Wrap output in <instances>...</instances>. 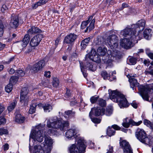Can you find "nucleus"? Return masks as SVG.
<instances>
[{"mask_svg": "<svg viewBox=\"0 0 153 153\" xmlns=\"http://www.w3.org/2000/svg\"><path fill=\"white\" fill-rule=\"evenodd\" d=\"M69 126V123L68 121L59 118H54L51 120H48L47 122V126L52 128V129L48 130V132L49 134L53 135H59V129L60 131H64Z\"/></svg>", "mask_w": 153, "mask_h": 153, "instance_id": "nucleus-1", "label": "nucleus"}, {"mask_svg": "<svg viewBox=\"0 0 153 153\" xmlns=\"http://www.w3.org/2000/svg\"><path fill=\"white\" fill-rule=\"evenodd\" d=\"M131 30L130 28L127 27L121 32L122 35L127 37L120 40V46L125 49H128L131 47L132 40L134 41L136 40L135 42H137V40L138 39L137 37L139 38L138 32L134 33L133 32V33Z\"/></svg>", "mask_w": 153, "mask_h": 153, "instance_id": "nucleus-2", "label": "nucleus"}, {"mask_svg": "<svg viewBox=\"0 0 153 153\" xmlns=\"http://www.w3.org/2000/svg\"><path fill=\"white\" fill-rule=\"evenodd\" d=\"M45 125L41 124L36 126L34 129L31 132L30 136V142L31 138L33 139L34 142H41L43 140V135L45 132L44 131ZM30 143L29 144V150L30 152L31 151L30 148Z\"/></svg>", "mask_w": 153, "mask_h": 153, "instance_id": "nucleus-3", "label": "nucleus"}, {"mask_svg": "<svg viewBox=\"0 0 153 153\" xmlns=\"http://www.w3.org/2000/svg\"><path fill=\"white\" fill-rule=\"evenodd\" d=\"M109 97L113 101L118 102L119 106L122 107H126L128 106L127 101L124 96L117 90L111 91Z\"/></svg>", "mask_w": 153, "mask_h": 153, "instance_id": "nucleus-4", "label": "nucleus"}, {"mask_svg": "<svg viewBox=\"0 0 153 153\" xmlns=\"http://www.w3.org/2000/svg\"><path fill=\"white\" fill-rule=\"evenodd\" d=\"M85 142L82 139H80L77 141V144H73L68 148L70 153H79L84 152L86 146Z\"/></svg>", "mask_w": 153, "mask_h": 153, "instance_id": "nucleus-5", "label": "nucleus"}, {"mask_svg": "<svg viewBox=\"0 0 153 153\" xmlns=\"http://www.w3.org/2000/svg\"><path fill=\"white\" fill-rule=\"evenodd\" d=\"M151 90L153 92V83L149 85H140L139 87V92L143 98L149 101V94Z\"/></svg>", "mask_w": 153, "mask_h": 153, "instance_id": "nucleus-6", "label": "nucleus"}, {"mask_svg": "<svg viewBox=\"0 0 153 153\" xmlns=\"http://www.w3.org/2000/svg\"><path fill=\"white\" fill-rule=\"evenodd\" d=\"M145 25V21L144 20H141L139 21L136 24L132 25L131 27H128V28H130L132 30L131 31L133 33L138 32V36L140 33V32L142 31L144 29Z\"/></svg>", "mask_w": 153, "mask_h": 153, "instance_id": "nucleus-7", "label": "nucleus"}, {"mask_svg": "<svg viewBox=\"0 0 153 153\" xmlns=\"http://www.w3.org/2000/svg\"><path fill=\"white\" fill-rule=\"evenodd\" d=\"M107 43L112 49H115L118 46V39L115 35L109 36L107 39Z\"/></svg>", "mask_w": 153, "mask_h": 153, "instance_id": "nucleus-8", "label": "nucleus"}, {"mask_svg": "<svg viewBox=\"0 0 153 153\" xmlns=\"http://www.w3.org/2000/svg\"><path fill=\"white\" fill-rule=\"evenodd\" d=\"M45 144L41 143L44 145V149L46 153H50L52 148L53 140L49 136H45Z\"/></svg>", "mask_w": 153, "mask_h": 153, "instance_id": "nucleus-9", "label": "nucleus"}, {"mask_svg": "<svg viewBox=\"0 0 153 153\" xmlns=\"http://www.w3.org/2000/svg\"><path fill=\"white\" fill-rule=\"evenodd\" d=\"M93 16H90L89 17L88 19L86 21H83L82 22L81 25V28L84 29L88 25L89 22L91 21V22L89 26L88 27L86 30H85L86 32L89 29V31H90L94 27V24L95 22V19H92Z\"/></svg>", "mask_w": 153, "mask_h": 153, "instance_id": "nucleus-10", "label": "nucleus"}, {"mask_svg": "<svg viewBox=\"0 0 153 153\" xmlns=\"http://www.w3.org/2000/svg\"><path fill=\"white\" fill-rule=\"evenodd\" d=\"M95 49H92L91 52L86 55L85 60H92L94 62H99L100 61V59L99 58Z\"/></svg>", "mask_w": 153, "mask_h": 153, "instance_id": "nucleus-11", "label": "nucleus"}, {"mask_svg": "<svg viewBox=\"0 0 153 153\" xmlns=\"http://www.w3.org/2000/svg\"><path fill=\"white\" fill-rule=\"evenodd\" d=\"M120 146L123 150L124 152L126 153H133L132 151L128 142L126 140H121L120 138Z\"/></svg>", "mask_w": 153, "mask_h": 153, "instance_id": "nucleus-12", "label": "nucleus"}, {"mask_svg": "<svg viewBox=\"0 0 153 153\" xmlns=\"http://www.w3.org/2000/svg\"><path fill=\"white\" fill-rule=\"evenodd\" d=\"M28 93V90L26 88H25L22 89L21 93L20 101L25 105H27L28 104V98L27 96Z\"/></svg>", "mask_w": 153, "mask_h": 153, "instance_id": "nucleus-13", "label": "nucleus"}, {"mask_svg": "<svg viewBox=\"0 0 153 153\" xmlns=\"http://www.w3.org/2000/svg\"><path fill=\"white\" fill-rule=\"evenodd\" d=\"M42 38L41 34H38L33 36L31 39L30 42V45L33 47L37 46L39 43Z\"/></svg>", "mask_w": 153, "mask_h": 153, "instance_id": "nucleus-14", "label": "nucleus"}, {"mask_svg": "<svg viewBox=\"0 0 153 153\" xmlns=\"http://www.w3.org/2000/svg\"><path fill=\"white\" fill-rule=\"evenodd\" d=\"M128 118H126L123 120V123H122L123 126L125 128H128L130 125L133 126H138L139 125L142 123V121H140L138 122H136L133 121L132 120L130 119L127 121Z\"/></svg>", "mask_w": 153, "mask_h": 153, "instance_id": "nucleus-15", "label": "nucleus"}, {"mask_svg": "<svg viewBox=\"0 0 153 153\" xmlns=\"http://www.w3.org/2000/svg\"><path fill=\"white\" fill-rule=\"evenodd\" d=\"M77 37V36L74 33H70L66 36L64 40V43L72 44L74 43Z\"/></svg>", "mask_w": 153, "mask_h": 153, "instance_id": "nucleus-16", "label": "nucleus"}, {"mask_svg": "<svg viewBox=\"0 0 153 153\" xmlns=\"http://www.w3.org/2000/svg\"><path fill=\"white\" fill-rule=\"evenodd\" d=\"M44 60H41L34 65L31 68V70L34 72H37L41 69L45 65Z\"/></svg>", "mask_w": 153, "mask_h": 153, "instance_id": "nucleus-17", "label": "nucleus"}, {"mask_svg": "<svg viewBox=\"0 0 153 153\" xmlns=\"http://www.w3.org/2000/svg\"><path fill=\"white\" fill-rule=\"evenodd\" d=\"M19 25V19L17 16L14 14H12L10 25L13 28H16Z\"/></svg>", "mask_w": 153, "mask_h": 153, "instance_id": "nucleus-18", "label": "nucleus"}, {"mask_svg": "<svg viewBox=\"0 0 153 153\" xmlns=\"http://www.w3.org/2000/svg\"><path fill=\"white\" fill-rule=\"evenodd\" d=\"M105 111V109L102 108H93L91 109V111L90 112L89 115V116L91 118L93 113H94L95 115L96 116H98L100 115H103L104 114V112Z\"/></svg>", "mask_w": 153, "mask_h": 153, "instance_id": "nucleus-19", "label": "nucleus"}, {"mask_svg": "<svg viewBox=\"0 0 153 153\" xmlns=\"http://www.w3.org/2000/svg\"><path fill=\"white\" fill-rule=\"evenodd\" d=\"M146 135L144 130L141 128L137 129L136 132V136L137 138L140 141Z\"/></svg>", "mask_w": 153, "mask_h": 153, "instance_id": "nucleus-20", "label": "nucleus"}, {"mask_svg": "<svg viewBox=\"0 0 153 153\" xmlns=\"http://www.w3.org/2000/svg\"><path fill=\"white\" fill-rule=\"evenodd\" d=\"M77 132L76 128H71L66 131L65 134V137L68 139H71L76 134Z\"/></svg>", "mask_w": 153, "mask_h": 153, "instance_id": "nucleus-21", "label": "nucleus"}, {"mask_svg": "<svg viewBox=\"0 0 153 153\" xmlns=\"http://www.w3.org/2000/svg\"><path fill=\"white\" fill-rule=\"evenodd\" d=\"M38 106L40 108H43L44 111L45 112H50L53 109L52 106L50 104L48 103L39 104L38 105Z\"/></svg>", "mask_w": 153, "mask_h": 153, "instance_id": "nucleus-22", "label": "nucleus"}, {"mask_svg": "<svg viewBox=\"0 0 153 153\" xmlns=\"http://www.w3.org/2000/svg\"><path fill=\"white\" fill-rule=\"evenodd\" d=\"M30 41L29 35L28 34H26L22 40L19 42V43L23 48L25 47Z\"/></svg>", "mask_w": 153, "mask_h": 153, "instance_id": "nucleus-23", "label": "nucleus"}, {"mask_svg": "<svg viewBox=\"0 0 153 153\" xmlns=\"http://www.w3.org/2000/svg\"><path fill=\"white\" fill-rule=\"evenodd\" d=\"M147 144L153 146V138L151 136L145 137L140 141Z\"/></svg>", "mask_w": 153, "mask_h": 153, "instance_id": "nucleus-24", "label": "nucleus"}, {"mask_svg": "<svg viewBox=\"0 0 153 153\" xmlns=\"http://www.w3.org/2000/svg\"><path fill=\"white\" fill-rule=\"evenodd\" d=\"M107 54H110L113 59L114 57L119 58L120 56V53L119 51L115 49L114 50H113L112 51L111 50H108L107 51Z\"/></svg>", "mask_w": 153, "mask_h": 153, "instance_id": "nucleus-25", "label": "nucleus"}, {"mask_svg": "<svg viewBox=\"0 0 153 153\" xmlns=\"http://www.w3.org/2000/svg\"><path fill=\"white\" fill-rule=\"evenodd\" d=\"M129 81L130 83V86L132 88L133 90H134L135 87H138L139 88V83L137 82L136 79H133L132 77L129 78Z\"/></svg>", "mask_w": 153, "mask_h": 153, "instance_id": "nucleus-26", "label": "nucleus"}, {"mask_svg": "<svg viewBox=\"0 0 153 153\" xmlns=\"http://www.w3.org/2000/svg\"><path fill=\"white\" fill-rule=\"evenodd\" d=\"M107 51V49L105 47H99L97 50V55L103 56L105 55Z\"/></svg>", "mask_w": 153, "mask_h": 153, "instance_id": "nucleus-27", "label": "nucleus"}, {"mask_svg": "<svg viewBox=\"0 0 153 153\" xmlns=\"http://www.w3.org/2000/svg\"><path fill=\"white\" fill-rule=\"evenodd\" d=\"M42 145H36L34 146V152L35 153H44L46 152L44 149V147L42 148Z\"/></svg>", "mask_w": 153, "mask_h": 153, "instance_id": "nucleus-28", "label": "nucleus"}, {"mask_svg": "<svg viewBox=\"0 0 153 153\" xmlns=\"http://www.w3.org/2000/svg\"><path fill=\"white\" fill-rule=\"evenodd\" d=\"M42 145H36L34 146V152L35 153H44L46 152L44 149V147L42 148Z\"/></svg>", "mask_w": 153, "mask_h": 153, "instance_id": "nucleus-29", "label": "nucleus"}, {"mask_svg": "<svg viewBox=\"0 0 153 153\" xmlns=\"http://www.w3.org/2000/svg\"><path fill=\"white\" fill-rule=\"evenodd\" d=\"M102 60L106 64H109L111 63L113 61V58L110 54L107 56L102 57Z\"/></svg>", "mask_w": 153, "mask_h": 153, "instance_id": "nucleus-30", "label": "nucleus"}, {"mask_svg": "<svg viewBox=\"0 0 153 153\" xmlns=\"http://www.w3.org/2000/svg\"><path fill=\"white\" fill-rule=\"evenodd\" d=\"M152 36L151 30L150 29H145L143 32V36L147 39H149Z\"/></svg>", "mask_w": 153, "mask_h": 153, "instance_id": "nucleus-31", "label": "nucleus"}, {"mask_svg": "<svg viewBox=\"0 0 153 153\" xmlns=\"http://www.w3.org/2000/svg\"><path fill=\"white\" fill-rule=\"evenodd\" d=\"M90 40V38H88L81 41V48L82 50H84L86 48Z\"/></svg>", "mask_w": 153, "mask_h": 153, "instance_id": "nucleus-32", "label": "nucleus"}, {"mask_svg": "<svg viewBox=\"0 0 153 153\" xmlns=\"http://www.w3.org/2000/svg\"><path fill=\"white\" fill-rule=\"evenodd\" d=\"M48 0H40L38 2L36 3L32 6L33 9H35L39 6H41L45 4Z\"/></svg>", "mask_w": 153, "mask_h": 153, "instance_id": "nucleus-33", "label": "nucleus"}, {"mask_svg": "<svg viewBox=\"0 0 153 153\" xmlns=\"http://www.w3.org/2000/svg\"><path fill=\"white\" fill-rule=\"evenodd\" d=\"M25 118L20 114H17L15 117V121L18 123H22L25 120Z\"/></svg>", "mask_w": 153, "mask_h": 153, "instance_id": "nucleus-34", "label": "nucleus"}, {"mask_svg": "<svg viewBox=\"0 0 153 153\" xmlns=\"http://www.w3.org/2000/svg\"><path fill=\"white\" fill-rule=\"evenodd\" d=\"M40 30L38 28L35 27H32L28 30V33H29L33 34L39 33L40 32Z\"/></svg>", "mask_w": 153, "mask_h": 153, "instance_id": "nucleus-35", "label": "nucleus"}, {"mask_svg": "<svg viewBox=\"0 0 153 153\" xmlns=\"http://www.w3.org/2000/svg\"><path fill=\"white\" fill-rule=\"evenodd\" d=\"M17 103V102L16 100H14L13 102L11 103L8 107V110L9 111H11L15 108Z\"/></svg>", "mask_w": 153, "mask_h": 153, "instance_id": "nucleus-36", "label": "nucleus"}, {"mask_svg": "<svg viewBox=\"0 0 153 153\" xmlns=\"http://www.w3.org/2000/svg\"><path fill=\"white\" fill-rule=\"evenodd\" d=\"M115 133V130H113L111 128L108 127L107 129V134L109 137H111Z\"/></svg>", "mask_w": 153, "mask_h": 153, "instance_id": "nucleus-37", "label": "nucleus"}, {"mask_svg": "<svg viewBox=\"0 0 153 153\" xmlns=\"http://www.w3.org/2000/svg\"><path fill=\"white\" fill-rule=\"evenodd\" d=\"M11 5H8L7 3L4 4L2 5L1 8V10L3 13H4L7 11L10 7Z\"/></svg>", "mask_w": 153, "mask_h": 153, "instance_id": "nucleus-38", "label": "nucleus"}, {"mask_svg": "<svg viewBox=\"0 0 153 153\" xmlns=\"http://www.w3.org/2000/svg\"><path fill=\"white\" fill-rule=\"evenodd\" d=\"M97 104L101 107L105 106L106 103L105 101L102 99L99 98L97 101Z\"/></svg>", "mask_w": 153, "mask_h": 153, "instance_id": "nucleus-39", "label": "nucleus"}, {"mask_svg": "<svg viewBox=\"0 0 153 153\" xmlns=\"http://www.w3.org/2000/svg\"><path fill=\"white\" fill-rule=\"evenodd\" d=\"M101 75L102 77L104 79H108V80H111L110 79V76L108 74L107 72L105 71H103L102 72Z\"/></svg>", "mask_w": 153, "mask_h": 153, "instance_id": "nucleus-40", "label": "nucleus"}, {"mask_svg": "<svg viewBox=\"0 0 153 153\" xmlns=\"http://www.w3.org/2000/svg\"><path fill=\"white\" fill-rule=\"evenodd\" d=\"M59 79L56 77H54L53 78L52 84L53 87H57L59 84Z\"/></svg>", "mask_w": 153, "mask_h": 153, "instance_id": "nucleus-41", "label": "nucleus"}, {"mask_svg": "<svg viewBox=\"0 0 153 153\" xmlns=\"http://www.w3.org/2000/svg\"><path fill=\"white\" fill-rule=\"evenodd\" d=\"M86 61V62L88 63H87V68H88V69L92 71H94V69L93 68V65L91 64V61L92 60L90 61V60H85Z\"/></svg>", "mask_w": 153, "mask_h": 153, "instance_id": "nucleus-42", "label": "nucleus"}, {"mask_svg": "<svg viewBox=\"0 0 153 153\" xmlns=\"http://www.w3.org/2000/svg\"><path fill=\"white\" fill-rule=\"evenodd\" d=\"M112 110L111 107L108 108L106 109L105 110L104 112V114H105L106 116H109L112 113Z\"/></svg>", "mask_w": 153, "mask_h": 153, "instance_id": "nucleus-43", "label": "nucleus"}, {"mask_svg": "<svg viewBox=\"0 0 153 153\" xmlns=\"http://www.w3.org/2000/svg\"><path fill=\"white\" fill-rule=\"evenodd\" d=\"M18 80V77L17 76H12L10 80V83L12 85L16 83Z\"/></svg>", "mask_w": 153, "mask_h": 153, "instance_id": "nucleus-44", "label": "nucleus"}, {"mask_svg": "<svg viewBox=\"0 0 153 153\" xmlns=\"http://www.w3.org/2000/svg\"><path fill=\"white\" fill-rule=\"evenodd\" d=\"M151 68V66H150L149 68L146 69L144 71V74L146 75L150 74L153 76V69L151 70L150 68Z\"/></svg>", "mask_w": 153, "mask_h": 153, "instance_id": "nucleus-45", "label": "nucleus"}, {"mask_svg": "<svg viewBox=\"0 0 153 153\" xmlns=\"http://www.w3.org/2000/svg\"><path fill=\"white\" fill-rule=\"evenodd\" d=\"M13 89V85L9 83L5 87V90L7 93L10 92Z\"/></svg>", "mask_w": 153, "mask_h": 153, "instance_id": "nucleus-46", "label": "nucleus"}, {"mask_svg": "<svg viewBox=\"0 0 153 153\" xmlns=\"http://www.w3.org/2000/svg\"><path fill=\"white\" fill-rule=\"evenodd\" d=\"M65 113L70 117H74L75 114V112H73L71 110H68L65 111Z\"/></svg>", "mask_w": 153, "mask_h": 153, "instance_id": "nucleus-47", "label": "nucleus"}, {"mask_svg": "<svg viewBox=\"0 0 153 153\" xmlns=\"http://www.w3.org/2000/svg\"><path fill=\"white\" fill-rule=\"evenodd\" d=\"M35 105L33 104L30 106V108L29 111V112L30 114H32L35 111Z\"/></svg>", "mask_w": 153, "mask_h": 153, "instance_id": "nucleus-48", "label": "nucleus"}, {"mask_svg": "<svg viewBox=\"0 0 153 153\" xmlns=\"http://www.w3.org/2000/svg\"><path fill=\"white\" fill-rule=\"evenodd\" d=\"M8 134V130L4 128H0V135L3 134Z\"/></svg>", "mask_w": 153, "mask_h": 153, "instance_id": "nucleus-49", "label": "nucleus"}, {"mask_svg": "<svg viewBox=\"0 0 153 153\" xmlns=\"http://www.w3.org/2000/svg\"><path fill=\"white\" fill-rule=\"evenodd\" d=\"M16 73L18 75L22 76H23L25 74V73L21 70L16 71Z\"/></svg>", "mask_w": 153, "mask_h": 153, "instance_id": "nucleus-50", "label": "nucleus"}, {"mask_svg": "<svg viewBox=\"0 0 153 153\" xmlns=\"http://www.w3.org/2000/svg\"><path fill=\"white\" fill-rule=\"evenodd\" d=\"M99 99L97 97L93 96L90 98V100L91 103H94L96 102H97V101Z\"/></svg>", "mask_w": 153, "mask_h": 153, "instance_id": "nucleus-51", "label": "nucleus"}, {"mask_svg": "<svg viewBox=\"0 0 153 153\" xmlns=\"http://www.w3.org/2000/svg\"><path fill=\"white\" fill-rule=\"evenodd\" d=\"M146 51L149 56L152 59H153V53H149V49L147 48H146Z\"/></svg>", "mask_w": 153, "mask_h": 153, "instance_id": "nucleus-52", "label": "nucleus"}, {"mask_svg": "<svg viewBox=\"0 0 153 153\" xmlns=\"http://www.w3.org/2000/svg\"><path fill=\"white\" fill-rule=\"evenodd\" d=\"M4 26L2 23L0 22V37H1L4 33Z\"/></svg>", "mask_w": 153, "mask_h": 153, "instance_id": "nucleus-53", "label": "nucleus"}, {"mask_svg": "<svg viewBox=\"0 0 153 153\" xmlns=\"http://www.w3.org/2000/svg\"><path fill=\"white\" fill-rule=\"evenodd\" d=\"M129 62L131 65H134L136 63L137 59L134 57H131L129 59Z\"/></svg>", "mask_w": 153, "mask_h": 153, "instance_id": "nucleus-54", "label": "nucleus"}, {"mask_svg": "<svg viewBox=\"0 0 153 153\" xmlns=\"http://www.w3.org/2000/svg\"><path fill=\"white\" fill-rule=\"evenodd\" d=\"M143 123L144 124L146 125L147 126L150 128L151 126V122H150L149 121L147 120H144L143 121Z\"/></svg>", "mask_w": 153, "mask_h": 153, "instance_id": "nucleus-55", "label": "nucleus"}, {"mask_svg": "<svg viewBox=\"0 0 153 153\" xmlns=\"http://www.w3.org/2000/svg\"><path fill=\"white\" fill-rule=\"evenodd\" d=\"M6 122V120L3 117H0V125L4 124Z\"/></svg>", "mask_w": 153, "mask_h": 153, "instance_id": "nucleus-56", "label": "nucleus"}, {"mask_svg": "<svg viewBox=\"0 0 153 153\" xmlns=\"http://www.w3.org/2000/svg\"><path fill=\"white\" fill-rule=\"evenodd\" d=\"M92 120L94 123H99L101 122L100 119L96 118H93L92 119Z\"/></svg>", "mask_w": 153, "mask_h": 153, "instance_id": "nucleus-57", "label": "nucleus"}, {"mask_svg": "<svg viewBox=\"0 0 153 153\" xmlns=\"http://www.w3.org/2000/svg\"><path fill=\"white\" fill-rule=\"evenodd\" d=\"M51 72L50 71H46L45 73L44 76L46 77L50 78L51 77Z\"/></svg>", "mask_w": 153, "mask_h": 153, "instance_id": "nucleus-58", "label": "nucleus"}, {"mask_svg": "<svg viewBox=\"0 0 153 153\" xmlns=\"http://www.w3.org/2000/svg\"><path fill=\"white\" fill-rule=\"evenodd\" d=\"M70 91L69 89H67L66 92L65 93V96L67 97H70L71 95V93L70 92Z\"/></svg>", "mask_w": 153, "mask_h": 153, "instance_id": "nucleus-59", "label": "nucleus"}, {"mask_svg": "<svg viewBox=\"0 0 153 153\" xmlns=\"http://www.w3.org/2000/svg\"><path fill=\"white\" fill-rule=\"evenodd\" d=\"M4 107L0 103V115L5 109Z\"/></svg>", "mask_w": 153, "mask_h": 153, "instance_id": "nucleus-60", "label": "nucleus"}, {"mask_svg": "<svg viewBox=\"0 0 153 153\" xmlns=\"http://www.w3.org/2000/svg\"><path fill=\"white\" fill-rule=\"evenodd\" d=\"M112 128L116 130H119L120 129V128L116 125H114L112 126Z\"/></svg>", "mask_w": 153, "mask_h": 153, "instance_id": "nucleus-61", "label": "nucleus"}, {"mask_svg": "<svg viewBox=\"0 0 153 153\" xmlns=\"http://www.w3.org/2000/svg\"><path fill=\"white\" fill-rule=\"evenodd\" d=\"M80 67H81V71L82 72V73H83V75L85 77H86L87 76V74L86 73H85L83 71V70H82V68H83V67H82V64H81V63L80 62Z\"/></svg>", "mask_w": 153, "mask_h": 153, "instance_id": "nucleus-62", "label": "nucleus"}, {"mask_svg": "<svg viewBox=\"0 0 153 153\" xmlns=\"http://www.w3.org/2000/svg\"><path fill=\"white\" fill-rule=\"evenodd\" d=\"M9 149V145L8 144L6 143L4 145V150H7Z\"/></svg>", "mask_w": 153, "mask_h": 153, "instance_id": "nucleus-63", "label": "nucleus"}, {"mask_svg": "<svg viewBox=\"0 0 153 153\" xmlns=\"http://www.w3.org/2000/svg\"><path fill=\"white\" fill-rule=\"evenodd\" d=\"M131 105L132 106L135 108L137 107V105L135 102H133L132 103H131Z\"/></svg>", "mask_w": 153, "mask_h": 153, "instance_id": "nucleus-64", "label": "nucleus"}]
</instances>
